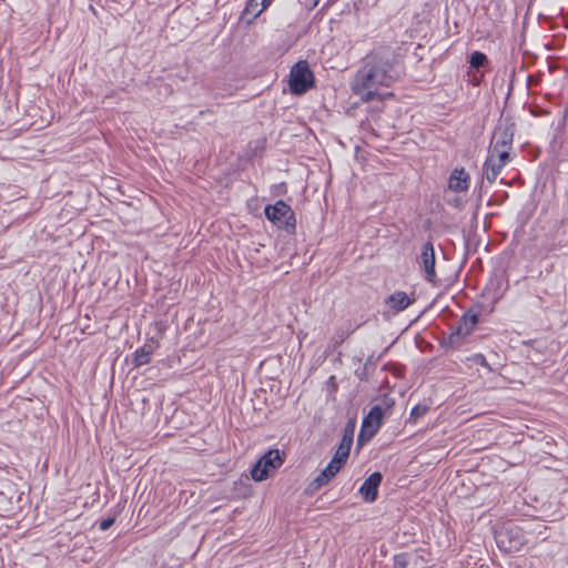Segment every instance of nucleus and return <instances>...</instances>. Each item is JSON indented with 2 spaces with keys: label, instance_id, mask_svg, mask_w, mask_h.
<instances>
[{
  "label": "nucleus",
  "instance_id": "6ab92c4d",
  "mask_svg": "<svg viewBox=\"0 0 568 568\" xmlns=\"http://www.w3.org/2000/svg\"><path fill=\"white\" fill-rule=\"evenodd\" d=\"M260 3H258V0H250V2L247 3L246 8H245V12L247 14H252V20L248 21V23H252L254 19H256L257 17H255V12L257 9H260Z\"/></svg>",
  "mask_w": 568,
  "mask_h": 568
},
{
  "label": "nucleus",
  "instance_id": "20e7f679",
  "mask_svg": "<svg viewBox=\"0 0 568 568\" xmlns=\"http://www.w3.org/2000/svg\"><path fill=\"white\" fill-rule=\"evenodd\" d=\"M283 457L278 449H270L254 465L251 475L255 481H262L283 464Z\"/></svg>",
  "mask_w": 568,
  "mask_h": 568
},
{
  "label": "nucleus",
  "instance_id": "a211bd4d",
  "mask_svg": "<svg viewBox=\"0 0 568 568\" xmlns=\"http://www.w3.org/2000/svg\"><path fill=\"white\" fill-rule=\"evenodd\" d=\"M428 412L426 404H417L410 410L409 420L416 423L419 418L424 417Z\"/></svg>",
  "mask_w": 568,
  "mask_h": 568
},
{
  "label": "nucleus",
  "instance_id": "39448f33",
  "mask_svg": "<svg viewBox=\"0 0 568 568\" xmlns=\"http://www.w3.org/2000/svg\"><path fill=\"white\" fill-rule=\"evenodd\" d=\"M384 418V412L381 406H374L364 417L358 434V442L369 440L381 428Z\"/></svg>",
  "mask_w": 568,
  "mask_h": 568
},
{
  "label": "nucleus",
  "instance_id": "f8f14e48",
  "mask_svg": "<svg viewBox=\"0 0 568 568\" xmlns=\"http://www.w3.org/2000/svg\"><path fill=\"white\" fill-rule=\"evenodd\" d=\"M414 302L405 292H395L386 301L387 306L398 313L406 310Z\"/></svg>",
  "mask_w": 568,
  "mask_h": 568
},
{
  "label": "nucleus",
  "instance_id": "4468645a",
  "mask_svg": "<svg viewBox=\"0 0 568 568\" xmlns=\"http://www.w3.org/2000/svg\"><path fill=\"white\" fill-rule=\"evenodd\" d=\"M477 322L478 317L476 314H465L458 324L456 333L460 336H467L475 328Z\"/></svg>",
  "mask_w": 568,
  "mask_h": 568
},
{
  "label": "nucleus",
  "instance_id": "f3484780",
  "mask_svg": "<svg viewBox=\"0 0 568 568\" xmlns=\"http://www.w3.org/2000/svg\"><path fill=\"white\" fill-rule=\"evenodd\" d=\"M488 62V59L485 53L479 51H474L469 57V64L474 69H480L485 67Z\"/></svg>",
  "mask_w": 568,
  "mask_h": 568
},
{
  "label": "nucleus",
  "instance_id": "f257e3e1",
  "mask_svg": "<svg viewBox=\"0 0 568 568\" xmlns=\"http://www.w3.org/2000/svg\"><path fill=\"white\" fill-rule=\"evenodd\" d=\"M395 81L388 61L377 57H367L363 67L357 71L352 91L362 101H383L393 94L388 88Z\"/></svg>",
  "mask_w": 568,
  "mask_h": 568
},
{
  "label": "nucleus",
  "instance_id": "4be33fe9",
  "mask_svg": "<svg viewBox=\"0 0 568 568\" xmlns=\"http://www.w3.org/2000/svg\"><path fill=\"white\" fill-rule=\"evenodd\" d=\"M114 523V518H106V519H103L101 523H100V529L101 530H108Z\"/></svg>",
  "mask_w": 568,
  "mask_h": 568
},
{
  "label": "nucleus",
  "instance_id": "423d86ee",
  "mask_svg": "<svg viewBox=\"0 0 568 568\" xmlns=\"http://www.w3.org/2000/svg\"><path fill=\"white\" fill-rule=\"evenodd\" d=\"M513 135L510 128L498 126L493 134L489 150L497 152L498 156H509Z\"/></svg>",
  "mask_w": 568,
  "mask_h": 568
},
{
  "label": "nucleus",
  "instance_id": "dca6fc26",
  "mask_svg": "<svg viewBox=\"0 0 568 568\" xmlns=\"http://www.w3.org/2000/svg\"><path fill=\"white\" fill-rule=\"evenodd\" d=\"M497 544L500 549L505 551H516L519 550L520 546L523 545V541L520 538L509 539L508 544L505 540V535L499 534L496 537Z\"/></svg>",
  "mask_w": 568,
  "mask_h": 568
},
{
  "label": "nucleus",
  "instance_id": "9b49d317",
  "mask_svg": "<svg viewBox=\"0 0 568 568\" xmlns=\"http://www.w3.org/2000/svg\"><path fill=\"white\" fill-rule=\"evenodd\" d=\"M381 481V473L375 471L363 483L359 488V495L365 501L373 503L376 499Z\"/></svg>",
  "mask_w": 568,
  "mask_h": 568
},
{
  "label": "nucleus",
  "instance_id": "f03ea898",
  "mask_svg": "<svg viewBox=\"0 0 568 568\" xmlns=\"http://www.w3.org/2000/svg\"><path fill=\"white\" fill-rule=\"evenodd\" d=\"M266 219L278 229L293 230L295 227V215L293 210L284 201L280 200L273 205L264 209Z\"/></svg>",
  "mask_w": 568,
  "mask_h": 568
},
{
  "label": "nucleus",
  "instance_id": "ddd939ff",
  "mask_svg": "<svg viewBox=\"0 0 568 568\" xmlns=\"http://www.w3.org/2000/svg\"><path fill=\"white\" fill-rule=\"evenodd\" d=\"M342 467L335 462H329L328 465L321 471V474L314 479L313 485L320 488L326 485L335 475L341 470Z\"/></svg>",
  "mask_w": 568,
  "mask_h": 568
},
{
  "label": "nucleus",
  "instance_id": "aec40b11",
  "mask_svg": "<svg viewBox=\"0 0 568 568\" xmlns=\"http://www.w3.org/2000/svg\"><path fill=\"white\" fill-rule=\"evenodd\" d=\"M260 9L256 10L255 17H258L271 3L272 0H258Z\"/></svg>",
  "mask_w": 568,
  "mask_h": 568
},
{
  "label": "nucleus",
  "instance_id": "7ed1b4c3",
  "mask_svg": "<svg viewBox=\"0 0 568 568\" xmlns=\"http://www.w3.org/2000/svg\"><path fill=\"white\" fill-rule=\"evenodd\" d=\"M314 77L306 61L294 64L290 72V90L294 94H302L312 88Z\"/></svg>",
  "mask_w": 568,
  "mask_h": 568
},
{
  "label": "nucleus",
  "instance_id": "1a4fd4ad",
  "mask_svg": "<svg viewBox=\"0 0 568 568\" xmlns=\"http://www.w3.org/2000/svg\"><path fill=\"white\" fill-rule=\"evenodd\" d=\"M448 190L455 193H465L470 186V175L464 168H455L447 182Z\"/></svg>",
  "mask_w": 568,
  "mask_h": 568
},
{
  "label": "nucleus",
  "instance_id": "5701e85b",
  "mask_svg": "<svg viewBox=\"0 0 568 568\" xmlns=\"http://www.w3.org/2000/svg\"><path fill=\"white\" fill-rule=\"evenodd\" d=\"M400 559H402L400 557H398V558L396 559V566H398V567H400V568H405V564H404Z\"/></svg>",
  "mask_w": 568,
  "mask_h": 568
},
{
  "label": "nucleus",
  "instance_id": "2eb2a0df",
  "mask_svg": "<svg viewBox=\"0 0 568 568\" xmlns=\"http://www.w3.org/2000/svg\"><path fill=\"white\" fill-rule=\"evenodd\" d=\"M152 347L151 346H143V347H140L138 348L135 352H134V358H133V363H134V366H143V365H146L148 363H150L151 361V357H152Z\"/></svg>",
  "mask_w": 568,
  "mask_h": 568
},
{
  "label": "nucleus",
  "instance_id": "b1692460",
  "mask_svg": "<svg viewBox=\"0 0 568 568\" xmlns=\"http://www.w3.org/2000/svg\"><path fill=\"white\" fill-rule=\"evenodd\" d=\"M479 359H480V363L484 364L485 363V359L483 356H479Z\"/></svg>",
  "mask_w": 568,
  "mask_h": 568
},
{
  "label": "nucleus",
  "instance_id": "0eeeda50",
  "mask_svg": "<svg viewBox=\"0 0 568 568\" xmlns=\"http://www.w3.org/2000/svg\"><path fill=\"white\" fill-rule=\"evenodd\" d=\"M508 159L509 156H498L497 152L488 151L487 160L484 163V175L489 183L497 179Z\"/></svg>",
  "mask_w": 568,
  "mask_h": 568
},
{
  "label": "nucleus",
  "instance_id": "6e6552de",
  "mask_svg": "<svg viewBox=\"0 0 568 568\" xmlns=\"http://www.w3.org/2000/svg\"><path fill=\"white\" fill-rule=\"evenodd\" d=\"M418 264L425 273V278L428 282H435V252L432 243L428 242L422 246Z\"/></svg>",
  "mask_w": 568,
  "mask_h": 568
},
{
  "label": "nucleus",
  "instance_id": "9d476101",
  "mask_svg": "<svg viewBox=\"0 0 568 568\" xmlns=\"http://www.w3.org/2000/svg\"><path fill=\"white\" fill-rule=\"evenodd\" d=\"M353 433H354V424L349 425L345 429V434L339 443V446L337 447L336 453H335L334 457L332 458V462L337 463V465H339V467H343V465L346 463V460L349 456L351 447L353 444Z\"/></svg>",
  "mask_w": 568,
  "mask_h": 568
},
{
  "label": "nucleus",
  "instance_id": "412c9836",
  "mask_svg": "<svg viewBox=\"0 0 568 568\" xmlns=\"http://www.w3.org/2000/svg\"><path fill=\"white\" fill-rule=\"evenodd\" d=\"M260 9L256 10L255 17H258L271 3L272 0H258Z\"/></svg>",
  "mask_w": 568,
  "mask_h": 568
}]
</instances>
